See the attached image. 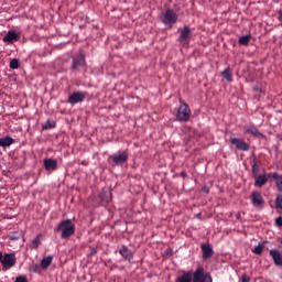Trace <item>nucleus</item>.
Masks as SVG:
<instances>
[{"mask_svg": "<svg viewBox=\"0 0 282 282\" xmlns=\"http://www.w3.org/2000/svg\"><path fill=\"white\" fill-rule=\"evenodd\" d=\"M54 232H61L62 239H69L76 232V225L69 218L64 219L54 228Z\"/></svg>", "mask_w": 282, "mask_h": 282, "instance_id": "nucleus-1", "label": "nucleus"}, {"mask_svg": "<svg viewBox=\"0 0 282 282\" xmlns=\"http://www.w3.org/2000/svg\"><path fill=\"white\" fill-rule=\"evenodd\" d=\"M178 122H188L191 120V108L187 104H182L176 111Z\"/></svg>", "mask_w": 282, "mask_h": 282, "instance_id": "nucleus-2", "label": "nucleus"}, {"mask_svg": "<svg viewBox=\"0 0 282 282\" xmlns=\"http://www.w3.org/2000/svg\"><path fill=\"white\" fill-rule=\"evenodd\" d=\"M0 263L2 265V270H10L11 268H14V265H17V254L13 252L2 254Z\"/></svg>", "mask_w": 282, "mask_h": 282, "instance_id": "nucleus-3", "label": "nucleus"}, {"mask_svg": "<svg viewBox=\"0 0 282 282\" xmlns=\"http://www.w3.org/2000/svg\"><path fill=\"white\" fill-rule=\"evenodd\" d=\"M193 282H213V276L204 268H198L193 274Z\"/></svg>", "mask_w": 282, "mask_h": 282, "instance_id": "nucleus-4", "label": "nucleus"}, {"mask_svg": "<svg viewBox=\"0 0 282 282\" xmlns=\"http://www.w3.org/2000/svg\"><path fill=\"white\" fill-rule=\"evenodd\" d=\"M89 94L87 91H74L68 96V105H78L83 102Z\"/></svg>", "mask_w": 282, "mask_h": 282, "instance_id": "nucleus-5", "label": "nucleus"}, {"mask_svg": "<svg viewBox=\"0 0 282 282\" xmlns=\"http://www.w3.org/2000/svg\"><path fill=\"white\" fill-rule=\"evenodd\" d=\"M162 23H164V25L177 23V13H175L173 9H167L162 15Z\"/></svg>", "mask_w": 282, "mask_h": 282, "instance_id": "nucleus-6", "label": "nucleus"}, {"mask_svg": "<svg viewBox=\"0 0 282 282\" xmlns=\"http://www.w3.org/2000/svg\"><path fill=\"white\" fill-rule=\"evenodd\" d=\"M80 67H85V53L83 51L73 57L72 72H78Z\"/></svg>", "mask_w": 282, "mask_h": 282, "instance_id": "nucleus-7", "label": "nucleus"}, {"mask_svg": "<svg viewBox=\"0 0 282 282\" xmlns=\"http://www.w3.org/2000/svg\"><path fill=\"white\" fill-rule=\"evenodd\" d=\"M230 144H234L238 151H250V144L246 143L242 139L231 138Z\"/></svg>", "mask_w": 282, "mask_h": 282, "instance_id": "nucleus-8", "label": "nucleus"}, {"mask_svg": "<svg viewBox=\"0 0 282 282\" xmlns=\"http://www.w3.org/2000/svg\"><path fill=\"white\" fill-rule=\"evenodd\" d=\"M270 257L272 258L274 265H278L279 268H282V256L281 251L278 249H271L269 251Z\"/></svg>", "mask_w": 282, "mask_h": 282, "instance_id": "nucleus-9", "label": "nucleus"}, {"mask_svg": "<svg viewBox=\"0 0 282 282\" xmlns=\"http://www.w3.org/2000/svg\"><path fill=\"white\" fill-rule=\"evenodd\" d=\"M127 160H129V153L127 151H123L121 154L112 156V162L117 166L120 164H124V162H127Z\"/></svg>", "mask_w": 282, "mask_h": 282, "instance_id": "nucleus-10", "label": "nucleus"}, {"mask_svg": "<svg viewBox=\"0 0 282 282\" xmlns=\"http://www.w3.org/2000/svg\"><path fill=\"white\" fill-rule=\"evenodd\" d=\"M21 39V35L17 33L14 30H10L3 37V43H12V41H19Z\"/></svg>", "mask_w": 282, "mask_h": 282, "instance_id": "nucleus-11", "label": "nucleus"}, {"mask_svg": "<svg viewBox=\"0 0 282 282\" xmlns=\"http://www.w3.org/2000/svg\"><path fill=\"white\" fill-rule=\"evenodd\" d=\"M251 204L252 206H263V196L259 192H252L251 194Z\"/></svg>", "mask_w": 282, "mask_h": 282, "instance_id": "nucleus-12", "label": "nucleus"}, {"mask_svg": "<svg viewBox=\"0 0 282 282\" xmlns=\"http://www.w3.org/2000/svg\"><path fill=\"white\" fill-rule=\"evenodd\" d=\"M44 166L46 171H56V169H58V161L54 159H45Z\"/></svg>", "mask_w": 282, "mask_h": 282, "instance_id": "nucleus-13", "label": "nucleus"}, {"mask_svg": "<svg viewBox=\"0 0 282 282\" xmlns=\"http://www.w3.org/2000/svg\"><path fill=\"white\" fill-rule=\"evenodd\" d=\"M256 182H254V186H258L259 188H261L262 186H265V184H268V174H262V175H257L253 176Z\"/></svg>", "mask_w": 282, "mask_h": 282, "instance_id": "nucleus-14", "label": "nucleus"}, {"mask_svg": "<svg viewBox=\"0 0 282 282\" xmlns=\"http://www.w3.org/2000/svg\"><path fill=\"white\" fill-rule=\"evenodd\" d=\"M202 252H203V259H210V257H213L214 254L213 246L208 243L202 245Z\"/></svg>", "mask_w": 282, "mask_h": 282, "instance_id": "nucleus-15", "label": "nucleus"}, {"mask_svg": "<svg viewBox=\"0 0 282 282\" xmlns=\"http://www.w3.org/2000/svg\"><path fill=\"white\" fill-rule=\"evenodd\" d=\"M175 282H193V274L191 271H183V273L176 278Z\"/></svg>", "mask_w": 282, "mask_h": 282, "instance_id": "nucleus-16", "label": "nucleus"}, {"mask_svg": "<svg viewBox=\"0 0 282 282\" xmlns=\"http://www.w3.org/2000/svg\"><path fill=\"white\" fill-rule=\"evenodd\" d=\"M52 261H54L53 256H48V257L43 258L42 261H41L42 270H47V268H50V265H52Z\"/></svg>", "mask_w": 282, "mask_h": 282, "instance_id": "nucleus-17", "label": "nucleus"}, {"mask_svg": "<svg viewBox=\"0 0 282 282\" xmlns=\"http://www.w3.org/2000/svg\"><path fill=\"white\" fill-rule=\"evenodd\" d=\"M273 180H275V186L280 194H282V175H279V173L274 172L272 174Z\"/></svg>", "mask_w": 282, "mask_h": 282, "instance_id": "nucleus-18", "label": "nucleus"}, {"mask_svg": "<svg viewBox=\"0 0 282 282\" xmlns=\"http://www.w3.org/2000/svg\"><path fill=\"white\" fill-rule=\"evenodd\" d=\"M191 28L184 26L183 30L181 31L180 39L181 41H188V39H191Z\"/></svg>", "mask_w": 282, "mask_h": 282, "instance_id": "nucleus-19", "label": "nucleus"}, {"mask_svg": "<svg viewBox=\"0 0 282 282\" xmlns=\"http://www.w3.org/2000/svg\"><path fill=\"white\" fill-rule=\"evenodd\" d=\"M11 144H14L12 137L0 138V147H10Z\"/></svg>", "mask_w": 282, "mask_h": 282, "instance_id": "nucleus-20", "label": "nucleus"}, {"mask_svg": "<svg viewBox=\"0 0 282 282\" xmlns=\"http://www.w3.org/2000/svg\"><path fill=\"white\" fill-rule=\"evenodd\" d=\"M99 197H100L101 202L109 204V202H111V191H109V189L104 191Z\"/></svg>", "mask_w": 282, "mask_h": 282, "instance_id": "nucleus-21", "label": "nucleus"}, {"mask_svg": "<svg viewBox=\"0 0 282 282\" xmlns=\"http://www.w3.org/2000/svg\"><path fill=\"white\" fill-rule=\"evenodd\" d=\"M119 254L123 257V259H133V253H131V250L127 247H122V249L119 251Z\"/></svg>", "mask_w": 282, "mask_h": 282, "instance_id": "nucleus-22", "label": "nucleus"}, {"mask_svg": "<svg viewBox=\"0 0 282 282\" xmlns=\"http://www.w3.org/2000/svg\"><path fill=\"white\" fill-rule=\"evenodd\" d=\"M252 40V35L248 34V35H242L239 37V45H249L250 41Z\"/></svg>", "mask_w": 282, "mask_h": 282, "instance_id": "nucleus-23", "label": "nucleus"}, {"mask_svg": "<svg viewBox=\"0 0 282 282\" xmlns=\"http://www.w3.org/2000/svg\"><path fill=\"white\" fill-rule=\"evenodd\" d=\"M221 76L227 80V83H232V72H230V68L223 70Z\"/></svg>", "mask_w": 282, "mask_h": 282, "instance_id": "nucleus-24", "label": "nucleus"}, {"mask_svg": "<svg viewBox=\"0 0 282 282\" xmlns=\"http://www.w3.org/2000/svg\"><path fill=\"white\" fill-rule=\"evenodd\" d=\"M257 175H259V161L254 158L252 161V177H257Z\"/></svg>", "mask_w": 282, "mask_h": 282, "instance_id": "nucleus-25", "label": "nucleus"}, {"mask_svg": "<svg viewBox=\"0 0 282 282\" xmlns=\"http://www.w3.org/2000/svg\"><path fill=\"white\" fill-rule=\"evenodd\" d=\"M41 246V237H35L32 241H31V248L33 250H36V248H39Z\"/></svg>", "mask_w": 282, "mask_h": 282, "instance_id": "nucleus-26", "label": "nucleus"}, {"mask_svg": "<svg viewBox=\"0 0 282 282\" xmlns=\"http://www.w3.org/2000/svg\"><path fill=\"white\" fill-rule=\"evenodd\" d=\"M56 128V122L47 120L43 126L42 129L47 130V129H55Z\"/></svg>", "mask_w": 282, "mask_h": 282, "instance_id": "nucleus-27", "label": "nucleus"}, {"mask_svg": "<svg viewBox=\"0 0 282 282\" xmlns=\"http://www.w3.org/2000/svg\"><path fill=\"white\" fill-rule=\"evenodd\" d=\"M246 133H250V135H256V137L261 135V132L257 128H248L246 130Z\"/></svg>", "mask_w": 282, "mask_h": 282, "instance_id": "nucleus-28", "label": "nucleus"}, {"mask_svg": "<svg viewBox=\"0 0 282 282\" xmlns=\"http://www.w3.org/2000/svg\"><path fill=\"white\" fill-rule=\"evenodd\" d=\"M20 65L21 64H20L19 59H17V58H13V59L10 61V68L11 69H19Z\"/></svg>", "mask_w": 282, "mask_h": 282, "instance_id": "nucleus-29", "label": "nucleus"}, {"mask_svg": "<svg viewBox=\"0 0 282 282\" xmlns=\"http://www.w3.org/2000/svg\"><path fill=\"white\" fill-rule=\"evenodd\" d=\"M253 253L254 254H263V245L261 242H259V245L257 247H254Z\"/></svg>", "mask_w": 282, "mask_h": 282, "instance_id": "nucleus-30", "label": "nucleus"}, {"mask_svg": "<svg viewBox=\"0 0 282 282\" xmlns=\"http://www.w3.org/2000/svg\"><path fill=\"white\" fill-rule=\"evenodd\" d=\"M275 206H276V208H281V210H282V194L276 196Z\"/></svg>", "mask_w": 282, "mask_h": 282, "instance_id": "nucleus-31", "label": "nucleus"}, {"mask_svg": "<svg viewBox=\"0 0 282 282\" xmlns=\"http://www.w3.org/2000/svg\"><path fill=\"white\" fill-rule=\"evenodd\" d=\"M275 226H278V228H282V217L281 216L275 218Z\"/></svg>", "mask_w": 282, "mask_h": 282, "instance_id": "nucleus-32", "label": "nucleus"}, {"mask_svg": "<svg viewBox=\"0 0 282 282\" xmlns=\"http://www.w3.org/2000/svg\"><path fill=\"white\" fill-rule=\"evenodd\" d=\"M14 282H28V279L23 275H19V276L15 278Z\"/></svg>", "mask_w": 282, "mask_h": 282, "instance_id": "nucleus-33", "label": "nucleus"}, {"mask_svg": "<svg viewBox=\"0 0 282 282\" xmlns=\"http://www.w3.org/2000/svg\"><path fill=\"white\" fill-rule=\"evenodd\" d=\"M241 282H250V276L247 274L241 275Z\"/></svg>", "mask_w": 282, "mask_h": 282, "instance_id": "nucleus-34", "label": "nucleus"}, {"mask_svg": "<svg viewBox=\"0 0 282 282\" xmlns=\"http://www.w3.org/2000/svg\"><path fill=\"white\" fill-rule=\"evenodd\" d=\"M202 192H203V193H206V194H209V193H210V187L204 186V187L202 188Z\"/></svg>", "mask_w": 282, "mask_h": 282, "instance_id": "nucleus-35", "label": "nucleus"}, {"mask_svg": "<svg viewBox=\"0 0 282 282\" xmlns=\"http://www.w3.org/2000/svg\"><path fill=\"white\" fill-rule=\"evenodd\" d=\"M20 237L19 236H14V235H11L10 236V240L11 241H19Z\"/></svg>", "mask_w": 282, "mask_h": 282, "instance_id": "nucleus-36", "label": "nucleus"}, {"mask_svg": "<svg viewBox=\"0 0 282 282\" xmlns=\"http://www.w3.org/2000/svg\"><path fill=\"white\" fill-rule=\"evenodd\" d=\"M41 267L39 265V264H35L34 267H33V272H39V269H40Z\"/></svg>", "mask_w": 282, "mask_h": 282, "instance_id": "nucleus-37", "label": "nucleus"}, {"mask_svg": "<svg viewBox=\"0 0 282 282\" xmlns=\"http://www.w3.org/2000/svg\"><path fill=\"white\" fill-rule=\"evenodd\" d=\"M279 21L282 23V11H279V17H278Z\"/></svg>", "mask_w": 282, "mask_h": 282, "instance_id": "nucleus-38", "label": "nucleus"}, {"mask_svg": "<svg viewBox=\"0 0 282 282\" xmlns=\"http://www.w3.org/2000/svg\"><path fill=\"white\" fill-rule=\"evenodd\" d=\"M181 177H188V174H186V172H181Z\"/></svg>", "mask_w": 282, "mask_h": 282, "instance_id": "nucleus-39", "label": "nucleus"}, {"mask_svg": "<svg viewBox=\"0 0 282 282\" xmlns=\"http://www.w3.org/2000/svg\"><path fill=\"white\" fill-rule=\"evenodd\" d=\"M82 164H83L84 166H87V164H89V162H88V161H82Z\"/></svg>", "mask_w": 282, "mask_h": 282, "instance_id": "nucleus-40", "label": "nucleus"}, {"mask_svg": "<svg viewBox=\"0 0 282 282\" xmlns=\"http://www.w3.org/2000/svg\"><path fill=\"white\" fill-rule=\"evenodd\" d=\"M2 259H3V252L0 251V263H1Z\"/></svg>", "mask_w": 282, "mask_h": 282, "instance_id": "nucleus-41", "label": "nucleus"}, {"mask_svg": "<svg viewBox=\"0 0 282 282\" xmlns=\"http://www.w3.org/2000/svg\"><path fill=\"white\" fill-rule=\"evenodd\" d=\"M96 252H97L96 249L91 250V254H96Z\"/></svg>", "mask_w": 282, "mask_h": 282, "instance_id": "nucleus-42", "label": "nucleus"}]
</instances>
